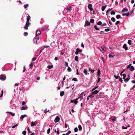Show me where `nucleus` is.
Listing matches in <instances>:
<instances>
[{"label":"nucleus","mask_w":135,"mask_h":135,"mask_svg":"<svg viewBox=\"0 0 135 135\" xmlns=\"http://www.w3.org/2000/svg\"><path fill=\"white\" fill-rule=\"evenodd\" d=\"M29 22V21H26V24L24 27V28L25 29H28V27L30 25V23Z\"/></svg>","instance_id":"f257e3e1"},{"label":"nucleus","mask_w":135,"mask_h":135,"mask_svg":"<svg viewBox=\"0 0 135 135\" xmlns=\"http://www.w3.org/2000/svg\"><path fill=\"white\" fill-rule=\"evenodd\" d=\"M39 38L37 37H35L33 39V42L35 44H37V41L39 39Z\"/></svg>","instance_id":"f03ea898"},{"label":"nucleus","mask_w":135,"mask_h":135,"mask_svg":"<svg viewBox=\"0 0 135 135\" xmlns=\"http://www.w3.org/2000/svg\"><path fill=\"white\" fill-rule=\"evenodd\" d=\"M6 77L3 75H1L0 76V79L1 80H5L6 78Z\"/></svg>","instance_id":"7ed1b4c3"},{"label":"nucleus","mask_w":135,"mask_h":135,"mask_svg":"<svg viewBox=\"0 0 135 135\" xmlns=\"http://www.w3.org/2000/svg\"><path fill=\"white\" fill-rule=\"evenodd\" d=\"M60 120V118L58 116H57L55 118L54 121L55 122H57L59 121Z\"/></svg>","instance_id":"20e7f679"},{"label":"nucleus","mask_w":135,"mask_h":135,"mask_svg":"<svg viewBox=\"0 0 135 135\" xmlns=\"http://www.w3.org/2000/svg\"><path fill=\"white\" fill-rule=\"evenodd\" d=\"M41 33V32L39 30H37L36 32V37H37V36L38 35H40Z\"/></svg>","instance_id":"39448f33"},{"label":"nucleus","mask_w":135,"mask_h":135,"mask_svg":"<svg viewBox=\"0 0 135 135\" xmlns=\"http://www.w3.org/2000/svg\"><path fill=\"white\" fill-rule=\"evenodd\" d=\"M90 23L88 21L86 20L85 21L84 26H88L90 25Z\"/></svg>","instance_id":"423d86ee"},{"label":"nucleus","mask_w":135,"mask_h":135,"mask_svg":"<svg viewBox=\"0 0 135 135\" xmlns=\"http://www.w3.org/2000/svg\"><path fill=\"white\" fill-rule=\"evenodd\" d=\"M77 99H75L73 100H71V103H74L75 104H76L78 103Z\"/></svg>","instance_id":"0eeeda50"},{"label":"nucleus","mask_w":135,"mask_h":135,"mask_svg":"<svg viewBox=\"0 0 135 135\" xmlns=\"http://www.w3.org/2000/svg\"><path fill=\"white\" fill-rule=\"evenodd\" d=\"M28 107L27 105H26V107H21L20 109L21 110H26L27 109Z\"/></svg>","instance_id":"6e6552de"},{"label":"nucleus","mask_w":135,"mask_h":135,"mask_svg":"<svg viewBox=\"0 0 135 135\" xmlns=\"http://www.w3.org/2000/svg\"><path fill=\"white\" fill-rule=\"evenodd\" d=\"M88 8L91 10L93 11V9L92 7V4H89L88 5Z\"/></svg>","instance_id":"1a4fd4ad"},{"label":"nucleus","mask_w":135,"mask_h":135,"mask_svg":"<svg viewBox=\"0 0 135 135\" xmlns=\"http://www.w3.org/2000/svg\"><path fill=\"white\" fill-rule=\"evenodd\" d=\"M83 92L81 93L79 95L78 98L77 99H78L79 98H81L80 100H82L83 99Z\"/></svg>","instance_id":"9d476101"},{"label":"nucleus","mask_w":135,"mask_h":135,"mask_svg":"<svg viewBox=\"0 0 135 135\" xmlns=\"http://www.w3.org/2000/svg\"><path fill=\"white\" fill-rule=\"evenodd\" d=\"M72 7L71 6H70L69 8L68 7H66L65 9H66V10L67 11L69 10L70 11H71L72 10Z\"/></svg>","instance_id":"9b49d317"},{"label":"nucleus","mask_w":135,"mask_h":135,"mask_svg":"<svg viewBox=\"0 0 135 135\" xmlns=\"http://www.w3.org/2000/svg\"><path fill=\"white\" fill-rule=\"evenodd\" d=\"M123 47L124 49H125L126 50H128V47L127 46L126 44H125L123 45Z\"/></svg>","instance_id":"f8f14e48"},{"label":"nucleus","mask_w":135,"mask_h":135,"mask_svg":"<svg viewBox=\"0 0 135 135\" xmlns=\"http://www.w3.org/2000/svg\"><path fill=\"white\" fill-rule=\"evenodd\" d=\"M27 116V115L26 114L22 115L20 117V119L22 120L24 117H26Z\"/></svg>","instance_id":"ddd939ff"},{"label":"nucleus","mask_w":135,"mask_h":135,"mask_svg":"<svg viewBox=\"0 0 135 135\" xmlns=\"http://www.w3.org/2000/svg\"><path fill=\"white\" fill-rule=\"evenodd\" d=\"M100 51H102L103 53L104 52V46H103L100 47Z\"/></svg>","instance_id":"4468645a"},{"label":"nucleus","mask_w":135,"mask_h":135,"mask_svg":"<svg viewBox=\"0 0 135 135\" xmlns=\"http://www.w3.org/2000/svg\"><path fill=\"white\" fill-rule=\"evenodd\" d=\"M128 11V10L126 8H124L122 10V12H124L126 11Z\"/></svg>","instance_id":"2eb2a0df"},{"label":"nucleus","mask_w":135,"mask_h":135,"mask_svg":"<svg viewBox=\"0 0 135 135\" xmlns=\"http://www.w3.org/2000/svg\"><path fill=\"white\" fill-rule=\"evenodd\" d=\"M99 91H97V90H96L95 91L93 92L92 93V94H97L98 92Z\"/></svg>","instance_id":"dca6fc26"},{"label":"nucleus","mask_w":135,"mask_h":135,"mask_svg":"<svg viewBox=\"0 0 135 135\" xmlns=\"http://www.w3.org/2000/svg\"><path fill=\"white\" fill-rule=\"evenodd\" d=\"M107 7V5L103 6L102 7V11H104Z\"/></svg>","instance_id":"f3484780"},{"label":"nucleus","mask_w":135,"mask_h":135,"mask_svg":"<svg viewBox=\"0 0 135 135\" xmlns=\"http://www.w3.org/2000/svg\"><path fill=\"white\" fill-rule=\"evenodd\" d=\"M101 74L100 71L99 69L98 70V72L97 73V75H98L99 76H100V75Z\"/></svg>","instance_id":"a211bd4d"},{"label":"nucleus","mask_w":135,"mask_h":135,"mask_svg":"<svg viewBox=\"0 0 135 135\" xmlns=\"http://www.w3.org/2000/svg\"><path fill=\"white\" fill-rule=\"evenodd\" d=\"M134 69L133 66H132L130 68V71H132L134 70Z\"/></svg>","instance_id":"6ab92c4d"},{"label":"nucleus","mask_w":135,"mask_h":135,"mask_svg":"<svg viewBox=\"0 0 135 135\" xmlns=\"http://www.w3.org/2000/svg\"><path fill=\"white\" fill-rule=\"evenodd\" d=\"M64 94V91H62L60 93V95L61 97L63 96Z\"/></svg>","instance_id":"aec40b11"},{"label":"nucleus","mask_w":135,"mask_h":135,"mask_svg":"<svg viewBox=\"0 0 135 135\" xmlns=\"http://www.w3.org/2000/svg\"><path fill=\"white\" fill-rule=\"evenodd\" d=\"M7 113L10 114L12 116H14L15 115V114L14 113H12L11 112H7Z\"/></svg>","instance_id":"412c9836"},{"label":"nucleus","mask_w":135,"mask_h":135,"mask_svg":"<svg viewBox=\"0 0 135 135\" xmlns=\"http://www.w3.org/2000/svg\"><path fill=\"white\" fill-rule=\"evenodd\" d=\"M108 48L107 47L104 46V51L105 52H106L107 51Z\"/></svg>","instance_id":"4be33fe9"},{"label":"nucleus","mask_w":135,"mask_h":135,"mask_svg":"<svg viewBox=\"0 0 135 135\" xmlns=\"http://www.w3.org/2000/svg\"><path fill=\"white\" fill-rule=\"evenodd\" d=\"M44 49V47H42L40 49V51H39V54L38 55H39L41 53L42 51V50H43Z\"/></svg>","instance_id":"5701e85b"},{"label":"nucleus","mask_w":135,"mask_h":135,"mask_svg":"<svg viewBox=\"0 0 135 135\" xmlns=\"http://www.w3.org/2000/svg\"><path fill=\"white\" fill-rule=\"evenodd\" d=\"M76 51H77L78 52H81L82 51L79 48H77L76 49Z\"/></svg>","instance_id":"b1692460"},{"label":"nucleus","mask_w":135,"mask_h":135,"mask_svg":"<svg viewBox=\"0 0 135 135\" xmlns=\"http://www.w3.org/2000/svg\"><path fill=\"white\" fill-rule=\"evenodd\" d=\"M53 65H48L47 66V68H48L49 69H51L53 68Z\"/></svg>","instance_id":"393cba45"},{"label":"nucleus","mask_w":135,"mask_h":135,"mask_svg":"<svg viewBox=\"0 0 135 135\" xmlns=\"http://www.w3.org/2000/svg\"><path fill=\"white\" fill-rule=\"evenodd\" d=\"M30 18H31V17H30V16L29 15H28V16L27 17V18H26L27 20L26 21H29V20L30 19Z\"/></svg>","instance_id":"a878e982"},{"label":"nucleus","mask_w":135,"mask_h":135,"mask_svg":"<svg viewBox=\"0 0 135 135\" xmlns=\"http://www.w3.org/2000/svg\"><path fill=\"white\" fill-rule=\"evenodd\" d=\"M36 124L35 123L33 122H32L31 124V126H33L36 125Z\"/></svg>","instance_id":"bb28decb"},{"label":"nucleus","mask_w":135,"mask_h":135,"mask_svg":"<svg viewBox=\"0 0 135 135\" xmlns=\"http://www.w3.org/2000/svg\"><path fill=\"white\" fill-rule=\"evenodd\" d=\"M115 14V12L114 11H113L110 12V14L111 15H114Z\"/></svg>","instance_id":"cd10ccee"},{"label":"nucleus","mask_w":135,"mask_h":135,"mask_svg":"<svg viewBox=\"0 0 135 135\" xmlns=\"http://www.w3.org/2000/svg\"><path fill=\"white\" fill-rule=\"evenodd\" d=\"M78 128L79 131H81L82 130V127L80 125H79L78 126Z\"/></svg>","instance_id":"c85d7f7f"},{"label":"nucleus","mask_w":135,"mask_h":135,"mask_svg":"<svg viewBox=\"0 0 135 135\" xmlns=\"http://www.w3.org/2000/svg\"><path fill=\"white\" fill-rule=\"evenodd\" d=\"M75 60L76 61H78V58L77 56H76L75 58Z\"/></svg>","instance_id":"c756f323"},{"label":"nucleus","mask_w":135,"mask_h":135,"mask_svg":"<svg viewBox=\"0 0 135 135\" xmlns=\"http://www.w3.org/2000/svg\"><path fill=\"white\" fill-rule=\"evenodd\" d=\"M111 20L113 22H114L115 21V20L114 17H112L111 18Z\"/></svg>","instance_id":"7c9ffc66"},{"label":"nucleus","mask_w":135,"mask_h":135,"mask_svg":"<svg viewBox=\"0 0 135 135\" xmlns=\"http://www.w3.org/2000/svg\"><path fill=\"white\" fill-rule=\"evenodd\" d=\"M121 16L120 15H117L116 16V18L117 19H118L120 18Z\"/></svg>","instance_id":"2f4dec72"},{"label":"nucleus","mask_w":135,"mask_h":135,"mask_svg":"<svg viewBox=\"0 0 135 135\" xmlns=\"http://www.w3.org/2000/svg\"><path fill=\"white\" fill-rule=\"evenodd\" d=\"M95 29L97 30H99V29L98 28L97 26L96 25H95L94 26Z\"/></svg>","instance_id":"473e14b6"},{"label":"nucleus","mask_w":135,"mask_h":135,"mask_svg":"<svg viewBox=\"0 0 135 135\" xmlns=\"http://www.w3.org/2000/svg\"><path fill=\"white\" fill-rule=\"evenodd\" d=\"M47 28H48L47 27H46L45 28H44V27H42L41 28V30L42 31H44L46 29H47Z\"/></svg>","instance_id":"72a5a7b5"},{"label":"nucleus","mask_w":135,"mask_h":135,"mask_svg":"<svg viewBox=\"0 0 135 135\" xmlns=\"http://www.w3.org/2000/svg\"><path fill=\"white\" fill-rule=\"evenodd\" d=\"M29 66L30 67V68L32 69V68L33 66L32 62L30 64Z\"/></svg>","instance_id":"f704fd0d"},{"label":"nucleus","mask_w":135,"mask_h":135,"mask_svg":"<svg viewBox=\"0 0 135 135\" xmlns=\"http://www.w3.org/2000/svg\"><path fill=\"white\" fill-rule=\"evenodd\" d=\"M97 24L99 25H101L102 24V22L101 21H99L97 22Z\"/></svg>","instance_id":"c9c22d12"},{"label":"nucleus","mask_w":135,"mask_h":135,"mask_svg":"<svg viewBox=\"0 0 135 135\" xmlns=\"http://www.w3.org/2000/svg\"><path fill=\"white\" fill-rule=\"evenodd\" d=\"M67 70L68 72H70L71 71V69L69 67H68Z\"/></svg>","instance_id":"e433bc0d"},{"label":"nucleus","mask_w":135,"mask_h":135,"mask_svg":"<svg viewBox=\"0 0 135 135\" xmlns=\"http://www.w3.org/2000/svg\"><path fill=\"white\" fill-rule=\"evenodd\" d=\"M131 40H129L128 41V44L129 45H131Z\"/></svg>","instance_id":"4c0bfd02"},{"label":"nucleus","mask_w":135,"mask_h":135,"mask_svg":"<svg viewBox=\"0 0 135 135\" xmlns=\"http://www.w3.org/2000/svg\"><path fill=\"white\" fill-rule=\"evenodd\" d=\"M84 73L86 75L87 74V71H86V70H85V69H84Z\"/></svg>","instance_id":"58836bf2"},{"label":"nucleus","mask_w":135,"mask_h":135,"mask_svg":"<svg viewBox=\"0 0 135 135\" xmlns=\"http://www.w3.org/2000/svg\"><path fill=\"white\" fill-rule=\"evenodd\" d=\"M114 76L115 77V78L116 79L119 78L120 77V76H116L115 75H114Z\"/></svg>","instance_id":"ea45409f"},{"label":"nucleus","mask_w":135,"mask_h":135,"mask_svg":"<svg viewBox=\"0 0 135 135\" xmlns=\"http://www.w3.org/2000/svg\"><path fill=\"white\" fill-rule=\"evenodd\" d=\"M94 20L93 19H91L90 20V21L91 23H93L94 22Z\"/></svg>","instance_id":"a19ab883"},{"label":"nucleus","mask_w":135,"mask_h":135,"mask_svg":"<svg viewBox=\"0 0 135 135\" xmlns=\"http://www.w3.org/2000/svg\"><path fill=\"white\" fill-rule=\"evenodd\" d=\"M49 110H48L47 111H46L47 110V109H46L45 110H44V113H47L48 112H49Z\"/></svg>","instance_id":"79ce46f5"},{"label":"nucleus","mask_w":135,"mask_h":135,"mask_svg":"<svg viewBox=\"0 0 135 135\" xmlns=\"http://www.w3.org/2000/svg\"><path fill=\"white\" fill-rule=\"evenodd\" d=\"M93 95V94H92V93L89 96V97L90 98H93L94 97V96Z\"/></svg>","instance_id":"37998d69"},{"label":"nucleus","mask_w":135,"mask_h":135,"mask_svg":"<svg viewBox=\"0 0 135 135\" xmlns=\"http://www.w3.org/2000/svg\"><path fill=\"white\" fill-rule=\"evenodd\" d=\"M28 35V33L27 32H25L24 33L23 35L24 36H27Z\"/></svg>","instance_id":"c03bdc74"},{"label":"nucleus","mask_w":135,"mask_h":135,"mask_svg":"<svg viewBox=\"0 0 135 135\" xmlns=\"http://www.w3.org/2000/svg\"><path fill=\"white\" fill-rule=\"evenodd\" d=\"M72 80L75 81H78L77 79L76 78H73Z\"/></svg>","instance_id":"a18cd8bd"},{"label":"nucleus","mask_w":135,"mask_h":135,"mask_svg":"<svg viewBox=\"0 0 135 135\" xmlns=\"http://www.w3.org/2000/svg\"><path fill=\"white\" fill-rule=\"evenodd\" d=\"M28 6V4H27L26 5H24V7L25 8H26Z\"/></svg>","instance_id":"49530a36"},{"label":"nucleus","mask_w":135,"mask_h":135,"mask_svg":"<svg viewBox=\"0 0 135 135\" xmlns=\"http://www.w3.org/2000/svg\"><path fill=\"white\" fill-rule=\"evenodd\" d=\"M123 76V79H125V78L126 77V75L125 74H123L122 75Z\"/></svg>","instance_id":"de8ad7c7"},{"label":"nucleus","mask_w":135,"mask_h":135,"mask_svg":"<svg viewBox=\"0 0 135 135\" xmlns=\"http://www.w3.org/2000/svg\"><path fill=\"white\" fill-rule=\"evenodd\" d=\"M124 79V81L126 82H127V81H128V80H129V79H128V78L125 79Z\"/></svg>","instance_id":"09e8293b"},{"label":"nucleus","mask_w":135,"mask_h":135,"mask_svg":"<svg viewBox=\"0 0 135 135\" xmlns=\"http://www.w3.org/2000/svg\"><path fill=\"white\" fill-rule=\"evenodd\" d=\"M1 93H2V94H1V95L0 96V97H2L3 96V90H2L1 91Z\"/></svg>","instance_id":"8fccbe9b"},{"label":"nucleus","mask_w":135,"mask_h":135,"mask_svg":"<svg viewBox=\"0 0 135 135\" xmlns=\"http://www.w3.org/2000/svg\"><path fill=\"white\" fill-rule=\"evenodd\" d=\"M71 132V131H69L68 132L66 133V135H69Z\"/></svg>","instance_id":"3c124183"},{"label":"nucleus","mask_w":135,"mask_h":135,"mask_svg":"<svg viewBox=\"0 0 135 135\" xmlns=\"http://www.w3.org/2000/svg\"><path fill=\"white\" fill-rule=\"evenodd\" d=\"M120 22L119 21H117L115 23V25H117L120 23Z\"/></svg>","instance_id":"603ef678"},{"label":"nucleus","mask_w":135,"mask_h":135,"mask_svg":"<svg viewBox=\"0 0 135 135\" xmlns=\"http://www.w3.org/2000/svg\"><path fill=\"white\" fill-rule=\"evenodd\" d=\"M50 128H49L47 130V133L48 134H49V133H50Z\"/></svg>","instance_id":"864d4df0"},{"label":"nucleus","mask_w":135,"mask_h":135,"mask_svg":"<svg viewBox=\"0 0 135 135\" xmlns=\"http://www.w3.org/2000/svg\"><path fill=\"white\" fill-rule=\"evenodd\" d=\"M26 131H23L22 132V134L24 135H26Z\"/></svg>","instance_id":"5fc2aeb1"},{"label":"nucleus","mask_w":135,"mask_h":135,"mask_svg":"<svg viewBox=\"0 0 135 135\" xmlns=\"http://www.w3.org/2000/svg\"><path fill=\"white\" fill-rule=\"evenodd\" d=\"M105 31L106 32H108L110 31V29L109 28H106L105 29Z\"/></svg>","instance_id":"6e6d98bb"},{"label":"nucleus","mask_w":135,"mask_h":135,"mask_svg":"<svg viewBox=\"0 0 135 135\" xmlns=\"http://www.w3.org/2000/svg\"><path fill=\"white\" fill-rule=\"evenodd\" d=\"M26 102L24 101H22V104L23 105H24L26 104Z\"/></svg>","instance_id":"4d7b16f0"},{"label":"nucleus","mask_w":135,"mask_h":135,"mask_svg":"<svg viewBox=\"0 0 135 135\" xmlns=\"http://www.w3.org/2000/svg\"><path fill=\"white\" fill-rule=\"evenodd\" d=\"M132 65L131 64H130L127 68V69H128L130 68V67L131 66V65Z\"/></svg>","instance_id":"13d9d810"},{"label":"nucleus","mask_w":135,"mask_h":135,"mask_svg":"<svg viewBox=\"0 0 135 135\" xmlns=\"http://www.w3.org/2000/svg\"><path fill=\"white\" fill-rule=\"evenodd\" d=\"M116 119V118L115 117H113L112 118V120L113 121V122H114L115 121Z\"/></svg>","instance_id":"bf43d9fd"},{"label":"nucleus","mask_w":135,"mask_h":135,"mask_svg":"<svg viewBox=\"0 0 135 135\" xmlns=\"http://www.w3.org/2000/svg\"><path fill=\"white\" fill-rule=\"evenodd\" d=\"M78 129L77 128H75L74 129V131L75 132H76L78 131Z\"/></svg>","instance_id":"052dcab7"},{"label":"nucleus","mask_w":135,"mask_h":135,"mask_svg":"<svg viewBox=\"0 0 135 135\" xmlns=\"http://www.w3.org/2000/svg\"><path fill=\"white\" fill-rule=\"evenodd\" d=\"M114 56V55H113L112 54H109V57H112Z\"/></svg>","instance_id":"680f3d73"},{"label":"nucleus","mask_w":135,"mask_h":135,"mask_svg":"<svg viewBox=\"0 0 135 135\" xmlns=\"http://www.w3.org/2000/svg\"><path fill=\"white\" fill-rule=\"evenodd\" d=\"M119 80L120 81H121L122 83L123 82V81L122 79L121 78H120V77L119 78Z\"/></svg>","instance_id":"e2e57ef3"},{"label":"nucleus","mask_w":135,"mask_h":135,"mask_svg":"<svg viewBox=\"0 0 135 135\" xmlns=\"http://www.w3.org/2000/svg\"><path fill=\"white\" fill-rule=\"evenodd\" d=\"M65 65L66 66H68V63L67 62H65Z\"/></svg>","instance_id":"0e129e2a"},{"label":"nucleus","mask_w":135,"mask_h":135,"mask_svg":"<svg viewBox=\"0 0 135 135\" xmlns=\"http://www.w3.org/2000/svg\"><path fill=\"white\" fill-rule=\"evenodd\" d=\"M134 9L133 10H132L131 11V13H130V15L131 16H132V13H133V11Z\"/></svg>","instance_id":"69168bd1"},{"label":"nucleus","mask_w":135,"mask_h":135,"mask_svg":"<svg viewBox=\"0 0 135 135\" xmlns=\"http://www.w3.org/2000/svg\"><path fill=\"white\" fill-rule=\"evenodd\" d=\"M89 70L92 73H93L94 71V70H91L90 69H89Z\"/></svg>","instance_id":"338daca9"},{"label":"nucleus","mask_w":135,"mask_h":135,"mask_svg":"<svg viewBox=\"0 0 135 135\" xmlns=\"http://www.w3.org/2000/svg\"><path fill=\"white\" fill-rule=\"evenodd\" d=\"M101 59H102V60L103 61V62H105V60H104V57H102Z\"/></svg>","instance_id":"774afa93"}]
</instances>
